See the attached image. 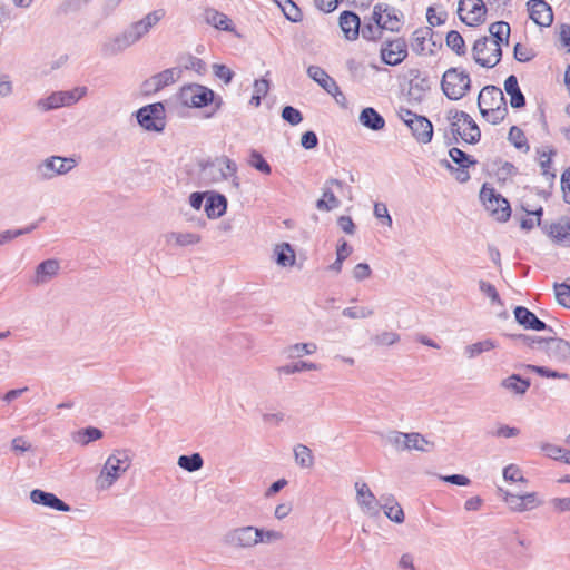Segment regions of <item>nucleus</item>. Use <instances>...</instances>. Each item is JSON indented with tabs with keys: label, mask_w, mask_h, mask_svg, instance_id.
<instances>
[{
	"label": "nucleus",
	"mask_w": 570,
	"mask_h": 570,
	"mask_svg": "<svg viewBox=\"0 0 570 570\" xmlns=\"http://www.w3.org/2000/svg\"><path fill=\"white\" fill-rule=\"evenodd\" d=\"M510 26L504 21L493 22L489 27V36L475 40L472 55L478 65L485 68L497 66L502 57V43L508 45Z\"/></svg>",
	"instance_id": "nucleus-1"
},
{
	"label": "nucleus",
	"mask_w": 570,
	"mask_h": 570,
	"mask_svg": "<svg viewBox=\"0 0 570 570\" xmlns=\"http://www.w3.org/2000/svg\"><path fill=\"white\" fill-rule=\"evenodd\" d=\"M131 460L127 451L115 450L105 461L95 487L98 491L109 490L130 468Z\"/></svg>",
	"instance_id": "nucleus-2"
},
{
	"label": "nucleus",
	"mask_w": 570,
	"mask_h": 570,
	"mask_svg": "<svg viewBox=\"0 0 570 570\" xmlns=\"http://www.w3.org/2000/svg\"><path fill=\"white\" fill-rule=\"evenodd\" d=\"M237 165L226 156L216 158L207 163L202 168V178L206 184H217L232 179V187L239 189V179L236 176Z\"/></svg>",
	"instance_id": "nucleus-3"
},
{
	"label": "nucleus",
	"mask_w": 570,
	"mask_h": 570,
	"mask_svg": "<svg viewBox=\"0 0 570 570\" xmlns=\"http://www.w3.org/2000/svg\"><path fill=\"white\" fill-rule=\"evenodd\" d=\"M178 99L183 106L189 108H202L215 104L216 109H219L222 105V99H216L212 89L198 83L184 86L178 94Z\"/></svg>",
	"instance_id": "nucleus-4"
},
{
	"label": "nucleus",
	"mask_w": 570,
	"mask_h": 570,
	"mask_svg": "<svg viewBox=\"0 0 570 570\" xmlns=\"http://www.w3.org/2000/svg\"><path fill=\"white\" fill-rule=\"evenodd\" d=\"M386 442L396 451L430 452L434 449V443L417 432L391 431L386 434Z\"/></svg>",
	"instance_id": "nucleus-5"
},
{
	"label": "nucleus",
	"mask_w": 570,
	"mask_h": 570,
	"mask_svg": "<svg viewBox=\"0 0 570 570\" xmlns=\"http://www.w3.org/2000/svg\"><path fill=\"white\" fill-rule=\"evenodd\" d=\"M471 79L469 73L460 68L448 69L441 81L444 95L452 100L462 98L470 89Z\"/></svg>",
	"instance_id": "nucleus-6"
},
{
	"label": "nucleus",
	"mask_w": 570,
	"mask_h": 570,
	"mask_svg": "<svg viewBox=\"0 0 570 570\" xmlns=\"http://www.w3.org/2000/svg\"><path fill=\"white\" fill-rule=\"evenodd\" d=\"M77 166L73 157L50 156L36 166V174L41 180H51L57 176L67 175Z\"/></svg>",
	"instance_id": "nucleus-7"
},
{
	"label": "nucleus",
	"mask_w": 570,
	"mask_h": 570,
	"mask_svg": "<svg viewBox=\"0 0 570 570\" xmlns=\"http://www.w3.org/2000/svg\"><path fill=\"white\" fill-rule=\"evenodd\" d=\"M451 130L458 134L465 142L476 144L480 140L481 131L476 122L465 111H450Z\"/></svg>",
	"instance_id": "nucleus-8"
},
{
	"label": "nucleus",
	"mask_w": 570,
	"mask_h": 570,
	"mask_svg": "<svg viewBox=\"0 0 570 570\" xmlns=\"http://www.w3.org/2000/svg\"><path fill=\"white\" fill-rule=\"evenodd\" d=\"M480 199L490 215L499 222H507L511 215L509 202L498 194L494 188L482 187Z\"/></svg>",
	"instance_id": "nucleus-9"
},
{
	"label": "nucleus",
	"mask_w": 570,
	"mask_h": 570,
	"mask_svg": "<svg viewBox=\"0 0 570 570\" xmlns=\"http://www.w3.org/2000/svg\"><path fill=\"white\" fill-rule=\"evenodd\" d=\"M136 116L138 124L147 131L161 132L165 129V108L160 102L140 108Z\"/></svg>",
	"instance_id": "nucleus-10"
},
{
	"label": "nucleus",
	"mask_w": 570,
	"mask_h": 570,
	"mask_svg": "<svg viewBox=\"0 0 570 570\" xmlns=\"http://www.w3.org/2000/svg\"><path fill=\"white\" fill-rule=\"evenodd\" d=\"M223 543L234 550H250L255 548L254 525H240L229 529L223 537Z\"/></svg>",
	"instance_id": "nucleus-11"
},
{
	"label": "nucleus",
	"mask_w": 570,
	"mask_h": 570,
	"mask_svg": "<svg viewBox=\"0 0 570 570\" xmlns=\"http://www.w3.org/2000/svg\"><path fill=\"white\" fill-rule=\"evenodd\" d=\"M458 13L462 22L474 27L484 22L487 8L483 0H459Z\"/></svg>",
	"instance_id": "nucleus-12"
},
{
	"label": "nucleus",
	"mask_w": 570,
	"mask_h": 570,
	"mask_svg": "<svg viewBox=\"0 0 570 570\" xmlns=\"http://www.w3.org/2000/svg\"><path fill=\"white\" fill-rule=\"evenodd\" d=\"M354 489L356 493L355 501L360 510L368 517H376L380 513L381 504L367 483L363 480H356Z\"/></svg>",
	"instance_id": "nucleus-13"
},
{
	"label": "nucleus",
	"mask_w": 570,
	"mask_h": 570,
	"mask_svg": "<svg viewBox=\"0 0 570 570\" xmlns=\"http://www.w3.org/2000/svg\"><path fill=\"white\" fill-rule=\"evenodd\" d=\"M539 350L547 356L558 363H570V343L559 337L549 340H538Z\"/></svg>",
	"instance_id": "nucleus-14"
},
{
	"label": "nucleus",
	"mask_w": 570,
	"mask_h": 570,
	"mask_svg": "<svg viewBox=\"0 0 570 570\" xmlns=\"http://www.w3.org/2000/svg\"><path fill=\"white\" fill-rule=\"evenodd\" d=\"M380 55L384 63L389 66L400 65L407 57V43L403 38L385 41Z\"/></svg>",
	"instance_id": "nucleus-15"
},
{
	"label": "nucleus",
	"mask_w": 570,
	"mask_h": 570,
	"mask_svg": "<svg viewBox=\"0 0 570 570\" xmlns=\"http://www.w3.org/2000/svg\"><path fill=\"white\" fill-rule=\"evenodd\" d=\"M503 499L509 508L514 512L530 511L542 504V500L539 498L537 492L515 494L505 491Z\"/></svg>",
	"instance_id": "nucleus-16"
},
{
	"label": "nucleus",
	"mask_w": 570,
	"mask_h": 570,
	"mask_svg": "<svg viewBox=\"0 0 570 570\" xmlns=\"http://www.w3.org/2000/svg\"><path fill=\"white\" fill-rule=\"evenodd\" d=\"M345 184L342 180L331 178L327 179L322 187V197L316 202V208L320 212H331L341 206L340 199L335 196L333 188L342 190Z\"/></svg>",
	"instance_id": "nucleus-17"
},
{
	"label": "nucleus",
	"mask_w": 570,
	"mask_h": 570,
	"mask_svg": "<svg viewBox=\"0 0 570 570\" xmlns=\"http://www.w3.org/2000/svg\"><path fill=\"white\" fill-rule=\"evenodd\" d=\"M60 271V262L56 258H49L40 264H38L35 268V273L31 277V284L35 286H43L50 283Z\"/></svg>",
	"instance_id": "nucleus-18"
},
{
	"label": "nucleus",
	"mask_w": 570,
	"mask_h": 570,
	"mask_svg": "<svg viewBox=\"0 0 570 570\" xmlns=\"http://www.w3.org/2000/svg\"><path fill=\"white\" fill-rule=\"evenodd\" d=\"M135 43L136 42L132 39L130 32L126 28L122 32L108 38L101 45V52L108 57L116 56L124 52Z\"/></svg>",
	"instance_id": "nucleus-19"
},
{
	"label": "nucleus",
	"mask_w": 570,
	"mask_h": 570,
	"mask_svg": "<svg viewBox=\"0 0 570 570\" xmlns=\"http://www.w3.org/2000/svg\"><path fill=\"white\" fill-rule=\"evenodd\" d=\"M165 16L164 10H155L146 14L141 20L131 23L127 29L135 42L142 39L153 27H155Z\"/></svg>",
	"instance_id": "nucleus-20"
},
{
	"label": "nucleus",
	"mask_w": 570,
	"mask_h": 570,
	"mask_svg": "<svg viewBox=\"0 0 570 570\" xmlns=\"http://www.w3.org/2000/svg\"><path fill=\"white\" fill-rule=\"evenodd\" d=\"M307 75L313 79L321 88H323L328 95L337 98L343 96L336 81L321 67L309 66L307 68Z\"/></svg>",
	"instance_id": "nucleus-21"
},
{
	"label": "nucleus",
	"mask_w": 570,
	"mask_h": 570,
	"mask_svg": "<svg viewBox=\"0 0 570 570\" xmlns=\"http://www.w3.org/2000/svg\"><path fill=\"white\" fill-rule=\"evenodd\" d=\"M375 19L381 24L383 30L397 31L400 28V19L396 14V10L389 4L377 3L373 8Z\"/></svg>",
	"instance_id": "nucleus-22"
},
{
	"label": "nucleus",
	"mask_w": 570,
	"mask_h": 570,
	"mask_svg": "<svg viewBox=\"0 0 570 570\" xmlns=\"http://www.w3.org/2000/svg\"><path fill=\"white\" fill-rule=\"evenodd\" d=\"M530 18L541 27H549L553 21L551 7L543 0H530L528 2Z\"/></svg>",
	"instance_id": "nucleus-23"
},
{
	"label": "nucleus",
	"mask_w": 570,
	"mask_h": 570,
	"mask_svg": "<svg viewBox=\"0 0 570 570\" xmlns=\"http://www.w3.org/2000/svg\"><path fill=\"white\" fill-rule=\"evenodd\" d=\"M30 500L35 504H40L57 511L68 512L70 507L60 500L56 494L35 489L30 492Z\"/></svg>",
	"instance_id": "nucleus-24"
},
{
	"label": "nucleus",
	"mask_w": 570,
	"mask_h": 570,
	"mask_svg": "<svg viewBox=\"0 0 570 570\" xmlns=\"http://www.w3.org/2000/svg\"><path fill=\"white\" fill-rule=\"evenodd\" d=\"M449 155L453 163H455L459 166L455 170L456 180H459L460 183L468 181L470 175L466 171V168H469L471 165H474L476 161L471 159V157L468 154H465L459 148H451Z\"/></svg>",
	"instance_id": "nucleus-25"
},
{
	"label": "nucleus",
	"mask_w": 570,
	"mask_h": 570,
	"mask_svg": "<svg viewBox=\"0 0 570 570\" xmlns=\"http://www.w3.org/2000/svg\"><path fill=\"white\" fill-rule=\"evenodd\" d=\"M479 109L504 106V96L501 89L494 86L484 87L478 97Z\"/></svg>",
	"instance_id": "nucleus-26"
},
{
	"label": "nucleus",
	"mask_w": 570,
	"mask_h": 570,
	"mask_svg": "<svg viewBox=\"0 0 570 570\" xmlns=\"http://www.w3.org/2000/svg\"><path fill=\"white\" fill-rule=\"evenodd\" d=\"M548 235L557 243L570 246V217H562L546 227Z\"/></svg>",
	"instance_id": "nucleus-27"
},
{
	"label": "nucleus",
	"mask_w": 570,
	"mask_h": 570,
	"mask_svg": "<svg viewBox=\"0 0 570 570\" xmlns=\"http://www.w3.org/2000/svg\"><path fill=\"white\" fill-rule=\"evenodd\" d=\"M340 27L347 40H356L361 29L360 17L352 11H343L340 16Z\"/></svg>",
	"instance_id": "nucleus-28"
},
{
	"label": "nucleus",
	"mask_w": 570,
	"mask_h": 570,
	"mask_svg": "<svg viewBox=\"0 0 570 570\" xmlns=\"http://www.w3.org/2000/svg\"><path fill=\"white\" fill-rule=\"evenodd\" d=\"M415 139L421 144H428L433 137V126L424 116H420L412 120L409 126Z\"/></svg>",
	"instance_id": "nucleus-29"
},
{
	"label": "nucleus",
	"mask_w": 570,
	"mask_h": 570,
	"mask_svg": "<svg viewBox=\"0 0 570 570\" xmlns=\"http://www.w3.org/2000/svg\"><path fill=\"white\" fill-rule=\"evenodd\" d=\"M180 72L181 71L177 68L166 69L149 78L145 85L148 89L158 91L164 87L174 83L179 78Z\"/></svg>",
	"instance_id": "nucleus-30"
},
{
	"label": "nucleus",
	"mask_w": 570,
	"mask_h": 570,
	"mask_svg": "<svg viewBox=\"0 0 570 570\" xmlns=\"http://www.w3.org/2000/svg\"><path fill=\"white\" fill-rule=\"evenodd\" d=\"M514 316L517 322L529 330L543 331L547 328V324L539 320L535 314L525 307L518 306L514 309Z\"/></svg>",
	"instance_id": "nucleus-31"
},
{
	"label": "nucleus",
	"mask_w": 570,
	"mask_h": 570,
	"mask_svg": "<svg viewBox=\"0 0 570 570\" xmlns=\"http://www.w3.org/2000/svg\"><path fill=\"white\" fill-rule=\"evenodd\" d=\"M360 124L373 131H380L385 127L384 118L372 107L364 108L358 116Z\"/></svg>",
	"instance_id": "nucleus-32"
},
{
	"label": "nucleus",
	"mask_w": 570,
	"mask_h": 570,
	"mask_svg": "<svg viewBox=\"0 0 570 570\" xmlns=\"http://www.w3.org/2000/svg\"><path fill=\"white\" fill-rule=\"evenodd\" d=\"M165 239L168 245L176 247H186L198 244L202 237L199 234L190 232H171L165 235Z\"/></svg>",
	"instance_id": "nucleus-33"
},
{
	"label": "nucleus",
	"mask_w": 570,
	"mask_h": 570,
	"mask_svg": "<svg viewBox=\"0 0 570 570\" xmlns=\"http://www.w3.org/2000/svg\"><path fill=\"white\" fill-rule=\"evenodd\" d=\"M204 19L206 23L213 26L216 29L224 31H233L232 20L223 12L217 11L216 9L209 8L204 12Z\"/></svg>",
	"instance_id": "nucleus-34"
},
{
	"label": "nucleus",
	"mask_w": 570,
	"mask_h": 570,
	"mask_svg": "<svg viewBox=\"0 0 570 570\" xmlns=\"http://www.w3.org/2000/svg\"><path fill=\"white\" fill-rule=\"evenodd\" d=\"M500 386L515 395L523 396L530 387V381L512 374L500 382Z\"/></svg>",
	"instance_id": "nucleus-35"
},
{
	"label": "nucleus",
	"mask_w": 570,
	"mask_h": 570,
	"mask_svg": "<svg viewBox=\"0 0 570 570\" xmlns=\"http://www.w3.org/2000/svg\"><path fill=\"white\" fill-rule=\"evenodd\" d=\"M227 199L223 195H212L205 203V212L208 218L215 219L225 214Z\"/></svg>",
	"instance_id": "nucleus-36"
},
{
	"label": "nucleus",
	"mask_w": 570,
	"mask_h": 570,
	"mask_svg": "<svg viewBox=\"0 0 570 570\" xmlns=\"http://www.w3.org/2000/svg\"><path fill=\"white\" fill-rule=\"evenodd\" d=\"M504 90L510 96V105L513 108H521L525 105V98L521 92L515 76H509L504 81Z\"/></svg>",
	"instance_id": "nucleus-37"
},
{
	"label": "nucleus",
	"mask_w": 570,
	"mask_h": 570,
	"mask_svg": "<svg viewBox=\"0 0 570 570\" xmlns=\"http://www.w3.org/2000/svg\"><path fill=\"white\" fill-rule=\"evenodd\" d=\"M274 255L277 265L289 267L295 264L296 256L293 247L288 243H281L274 247Z\"/></svg>",
	"instance_id": "nucleus-38"
},
{
	"label": "nucleus",
	"mask_w": 570,
	"mask_h": 570,
	"mask_svg": "<svg viewBox=\"0 0 570 570\" xmlns=\"http://www.w3.org/2000/svg\"><path fill=\"white\" fill-rule=\"evenodd\" d=\"M383 28L380 23H377V19H375L374 12H372L368 21H364L363 26L360 29V33L362 37L370 41L379 40L382 37Z\"/></svg>",
	"instance_id": "nucleus-39"
},
{
	"label": "nucleus",
	"mask_w": 570,
	"mask_h": 570,
	"mask_svg": "<svg viewBox=\"0 0 570 570\" xmlns=\"http://www.w3.org/2000/svg\"><path fill=\"white\" fill-rule=\"evenodd\" d=\"M294 459L296 464L302 469H311L314 465V455L311 449L305 444L294 446Z\"/></svg>",
	"instance_id": "nucleus-40"
},
{
	"label": "nucleus",
	"mask_w": 570,
	"mask_h": 570,
	"mask_svg": "<svg viewBox=\"0 0 570 570\" xmlns=\"http://www.w3.org/2000/svg\"><path fill=\"white\" fill-rule=\"evenodd\" d=\"M317 350V345L315 343H296L289 345L285 348L284 353L288 358H298L304 355L314 354Z\"/></svg>",
	"instance_id": "nucleus-41"
},
{
	"label": "nucleus",
	"mask_w": 570,
	"mask_h": 570,
	"mask_svg": "<svg viewBox=\"0 0 570 570\" xmlns=\"http://www.w3.org/2000/svg\"><path fill=\"white\" fill-rule=\"evenodd\" d=\"M101 438L102 431L92 426L79 430L72 436L73 441L82 446L89 444L92 441H97Z\"/></svg>",
	"instance_id": "nucleus-42"
},
{
	"label": "nucleus",
	"mask_w": 570,
	"mask_h": 570,
	"mask_svg": "<svg viewBox=\"0 0 570 570\" xmlns=\"http://www.w3.org/2000/svg\"><path fill=\"white\" fill-rule=\"evenodd\" d=\"M177 464L187 472H196L203 468L204 460L199 453H194L191 455H180Z\"/></svg>",
	"instance_id": "nucleus-43"
},
{
	"label": "nucleus",
	"mask_w": 570,
	"mask_h": 570,
	"mask_svg": "<svg viewBox=\"0 0 570 570\" xmlns=\"http://www.w3.org/2000/svg\"><path fill=\"white\" fill-rule=\"evenodd\" d=\"M497 347V343L492 340H484L473 344H470L464 347V354L468 358H474L478 355L494 350Z\"/></svg>",
	"instance_id": "nucleus-44"
},
{
	"label": "nucleus",
	"mask_w": 570,
	"mask_h": 570,
	"mask_svg": "<svg viewBox=\"0 0 570 570\" xmlns=\"http://www.w3.org/2000/svg\"><path fill=\"white\" fill-rule=\"evenodd\" d=\"M255 537H256V546L259 543H274L283 539V534L279 531L272 529H264L254 527Z\"/></svg>",
	"instance_id": "nucleus-45"
},
{
	"label": "nucleus",
	"mask_w": 570,
	"mask_h": 570,
	"mask_svg": "<svg viewBox=\"0 0 570 570\" xmlns=\"http://www.w3.org/2000/svg\"><path fill=\"white\" fill-rule=\"evenodd\" d=\"M539 154V161L542 175L549 180L554 179L556 175L552 173L551 169V158L556 154L553 149L551 148H543L541 150H538Z\"/></svg>",
	"instance_id": "nucleus-46"
},
{
	"label": "nucleus",
	"mask_w": 570,
	"mask_h": 570,
	"mask_svg": "<svg viewBox=\"0 0 570 570\" xmlns=\"http://www.w3.org/2000/svg\"><path fill=\"white\" fill-rule=\"evenodd\" d=\"M400 341V335L394 331H382L371 337V342L377 347L392 346Z\"/></svg>",
	"instance_id": "nucleus-47"
},
{
	"label": "nucleus",
	"mask_w": 570,
	"mask_h": 570,
	"mask_svg": "<svg viewBox=\"0 0 570 570\" xmlns=\"http://www.w3.org/2000/svg\"><path fill=\"white\" fill-rule=\"evenodd\" d=\"M62 97L63 96H62L61 91L52 92L48 97L40 99L37 102V106H38L39 109H41L43 111H48V110L57 109V108H60V107H65V102H63V98Z\"/></svg>",
	"instance_id": "nucleus-48"
},
{
	"label": "nucleus",
	"mask_w": 570,
	"mask_h": 570,
	"mask_svg": "<svg viewBox=\"0 0 570 570\" xmlns=\"http://www.w3.org/2000/svg\"><path fill=\"white\" fill-rule=\"evenodd\" d=\"M430 28L417 29L411 37V48L416 53H422L425 50V41L431 36Z\"/></svg>",
	"instance_id": "nucleus-49"
},
{
	"label": "nucleus",
	"mask_w": 570,
	"mask_h": 570,
	"mask_svg": "<svg viewBox=\"0 0 570 570\" xmlns=\"http://www.w3.org/2000/svg\"><path fill=\"white\" fill-rule=\"evenodd\" d=\"M342 315L350 320H364L374 315V309L368 306H351L342 311Z\"/></svg>",
	"instance_id": "nucleus-50"
},
{
	"label": "nucleus",
	"mask_w": 570,
	"mask_h": 570,
	"mask_svg": "<svg viewBox=\"0 0 570 570\" xmlns=\"http://www.w3.org/2000/svg\"><path fill=\"white\" fill-rule=\"evenodd\" d=\"M509 141L519 150L528 153L530 147L524 132L517 126H512L508 136Z\"/></svg>",
	"instance_id": "nucleus-51"
},
{
	"label": "nucleus",
	"mask_w": 570,
	"mask_h": 570,
	"mask_svg": "<svg viewBox=\"0 0 570 570\" xmlns=\"http://www.w3.org/2000/svg\"><path fill=\"white\" fill-rule=\"evenodd\" d=\"M445 41L448 47L451 48L456 55H465V42L463 37L458 31L451 30L448 32Z\"/></svg>",
	"instance_id": "nucleus-52"
},
{
	"label": "nucleus",
	"mask_w": 570,
	"mask_h": 570,
	"mask_svg": "<svg viewBox=\"0 0 570 570\" xmlns=\"http://www.w3.org/2000/svg\"><path fill=\"white\" fill-rule=\"evenodd\" d=\"M274 1L282 9V11L284 12L285 17L288 20L296 22L301 19V17H302L301 10L292 0H274Z\"/></svg>",
	"instance_id": "nucleus-53"
},
{
	"label": "nucleus",
	"mask_w": 570,
	"mask_h": 570,
	"mask_svg": "<svg viewBox=\"0 0 570 570\" xmlns=\"http://www.w3.org/2000/svg\"><path fill=\"white\" fill-rule=\"evenodd\" d=\"M318 366L315 363L301 361L294 364H287L278 368L279 373L291 375L303 371H316Z\"/></svg>",
	"instance_id": "nucleus-54"
},
{
	"label": "nucleus",
	"mask_w": 570,
	"mask_h": 570,
	"mask_svg": "<svg viewBox=\"0 0 570 570\" xmlns=\"http://www.w3.org/2000/svg\"><path fill=\"white\" fill-rule=\"evenodd\" d=\"M351 253L352 248L347 245L345 240H343L342 244L337 246L335 262L331 264L328 268L331 271L340 273L342 271L343 262L350 256Z\"/></svg>",
	"instance_id": "nucleus-55"
},
{
	"label": "nucleus",
	"mask_w": 570,
	"mask_h": 570,
	"mask_svg": "<svg viewBox=\"0 0 570 570\" xmlns=\"http://www.w3.org/2000/svg\"><path fill=\"white\" fill-rule=\"evenodd\" d=\"M392 505H381L384 514L395 523L404 522V512L401 505L395 501V499H391Z\"/></svg>",
	"instance_id": "nucleus-56"
},
{
	"label": "nucleus",
	"mask_w": 570,
	"mask_h": 570,
	"mask_svg": "<svg viewBox=\"0 0 570 570\" xmlns=\"http://www.w3.org/2000/svg\"><path fill=\"white\" fill-rule=\"evenodd\" d=\"M481 115L487 119V121L497 125L501 122L507 114V108L504 106L495 107V108H482L480 109Z\"/></svg>",
	"instance_id": "nucleus-57"
},
{
	"label": "nucleus",
	"mask_w": 570,
	"mask_h": 570,
	"mask_svg": "<svg viewBox=\"0 0 570 570\" xmlns=\"http://www.w3.org/2000/svg\"><path fill=\"white\" fill-rule=\"evenodd\" d=\"M248 164L255 168L256 170L269 175L272 171V168L269 164L264 159L261 153L253 149L249 154Z\"/></svg>",
	"instance_id": "nucleus-58"
},
{
	"label": "nucleus",
	"mask_w": 570,
	"mask_h": 570,
	"mask_svg": "<svg viewBox=\"0 0 570 570\" xmlns=\"http://www.w3.org/2000/svg\"><path fill=\"white\" fill-rule=\"evenodd\" d=\"M87 92H88V88L83 87V86L76 87L71 90L61 91V94L63 96L62 98H63L65 107L77 104L81 98H83L87 95Z\"/></svg>",
	"instance_id": "nucleus-59"
},
{
	"label": "nucleus",
	"mask_w": 570,
	"mask_h": 570,
	"mask_svg": "<svg viewBox=\"0 0 570 570\" xmlns=\"http://www.w3.org/2000/svg\"><path fill=\"white\" fill-rule=\"evenodd\" d=\"M557 301L564 307H570V286L562 283L554 285Z\"/></svg>",
	"instance_id": "nucleus-60"
},
{
	"label": "nucleus",
	"mask_w": 570,
	"mask_h": 570,
	"mask_svg": "<svg viewBox=\"0 0 570 570\" xmlns=\"http://www.w3.org/2000/svg\"><path fill=\"white\" fill-rule=\"evenodd\" d=\"M373 214L379 220L382 222V224L386 225L390 228L392 227L393 220L389 214V209L385 204L375 203Z\"/></svg>",
	"instance_id": "nucleus-61"
},
{
	"label": "nucleus",
	"mask_w": 570,
	"mask_h": 570,
	"mask_svg": "<svg viewBox=\"0 0 570 570\" xmlns=\"http://www.w3.org/2000/svg\"><path fill=\"white\" fill-rule=\"evenodd\" d=\"M282 118L293 126L298 125L303 120L301 111L292 106L283 108Z\"/></svg>",
	"instance_id": "nucleus-62"
},
{
	"label": "nucleus",
	"mask_w": 570,
	"mask_h": 570,
	"mask_svg": "<svg viewBox=\"0 0 570 570\" xmlns=\"http://www.w3.org/2000/svg\"><path fill=\"white\" fill-rule=\"evenodd\" d=\"M503 479L511 482H525L521 470L515 464H510L504 468Z\"/></svg>",
	"instance_id": "nucleus-63"
},
{
	"label": "nucleus",
	"mask_w": 570,
	"mask_h": 570,
	"mask_svg": "<svg viewBox=\"0 0 570 570\" xmlns=\"http://www.w3.org/2000/svg\"><path fill=\"white\" fill-rule=\"evenodd\" d=\"M372 275V269L366 263H358L354 266L352 271V276L355 281L362 282L370 278Z\"/></svg>",
	"instance_id": "nucleus-64"
}]
</instances>
